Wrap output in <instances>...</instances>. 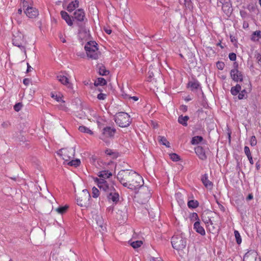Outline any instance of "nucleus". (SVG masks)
<instances>
[{
    "instance_id": "1",
    "label": "nucleus",
    "mask_w": 261,
    "mask_h": 261,
    "mask_svg": "<svg viewBox=\"0 0 261 261\" xmlns=\"http://www.w3.org/2000/svg\"><path fill=\"white\" fill-rule=\"evenodd\" d=\"M112 175V173L108 170L99 171L98 176L100 178H96L95 181L97 183L100 191H103L108 200L116 203L119 199V195L114 188L113 184L106 180V178H109Z\"/></svg>"
},
{
    "instance_id": "2",
    "label": "nucleus",
    "mask_w": 261,
    "mask_h": 261,
    "mask_svg": "<svg viewBox=\"0 0 261 261\" xmlns=\"http://www.w3.org/2000/svg\"><path fill=\"white\" fill-rule=\"evenodd\" d=\"M117 179L125 187L132 190H137L144 184L142 177L135 171L121 170L117 174Z\"/></svg>"
},
{
    "instance_id": "3",
    "label": "nucleus",
    "mask_w": 261,
    "mask_h": 261,
    "mask_svg": "<svg viewBox=\"0 0 261 261\" xmlns=\"http://www.w3.org/2000/svg\"><path fill=\"white\" fill-rule=\"evenodd\" d=\"M97 45V44L95 41H89L85 46L87 57L92 60H97L100 56Z\"/></svg>"
},
{
    "instance_id": "4",
    "label": "nucleus",
    "mask_w": 261,
    "mask_h": 261,
    "mask_svg": "<svg viewBox=\"0 0 261 261\" xmlns=\"http://www.w3.org/2000/svg\"><path fill=\"white\" fill-rule=\"evenodd\" d=\"M171 244L174 249L182 251L187 246V239L182 234L175 235L172 238Z\"/></svg>"
},
{
    "instance_id": "5",
    "label": "nucleus",
    "mask_w": 261,
    "mask_h": 261,
    "mask_svg": "<svg viewBox=\"0 0 261 261\" xmlns=\"http://www.w3.org/2000/svg\"><path fill=\"white\" fill-rule=\"evenodd\" d=\"M13 44L19 47L26 55L25 45L27 41L24 39V35L17 31L13 34L12 38Z\"/></svg>"
},
{
    "instance_id": "6",
    "label": "nucleus",
    "mask_w": 261,
    "mask_h": 261,
    "mask_svg": "<svg viewBox=\"0 0 261 261\" xmlns=\"http://www.w3.org/2000/svg\"><path fill=\"white\" fill-rule=\"evenodd\" d=\"M115 122L121 127H127L131 123L130 116L125 112H119L115 116Z\"/></svg>"
},
{
    "instance_id": "7",
    "label": "nucleus",
    "mask_w": 261,
    "mask_h": 261,
    "mask_svg": "<svg viewBox=\"0 0 261 261\" xmlns=\"http://www.w3.org/2000/svg\"><path fill=\"white\" fill-rule=\"evenodd\" d=\"M90 195L87 190H83L76 197L77 204L81 207H87L89 204Z\"/></svg>"
},
{
    "instance_id": "8",
    "label": "nucleus",
    "mask_w": 261,
    "mask_h": 261,
    "mask_svg": "<svg viewBox=\"0 0 261 261\" xmlns=\"http://www.w3.org/2000/svg\"><path fill=\"white\" fill-rule=\"evenodd\" d=\"M58 154L62 155L63 159L65 161H69L74 156L75 147L62 148L59 150Z\"/></svg>"
},
{
    "instance_id": "9",
    "label": "nucleus",
    "mask_w": 261,
    "mask_h": 261,
    "mask_svg": "<svg viewBox=\"0 0 261 261\" xmlns=\"http://www.w3.org/2000/svg\"><path fill=\"white\" fill-rule=\"evenodd\" d=\"M142 190L143 191L139 192L136 197L137 198L139 203L145 204L148 201L151 195L148 189L143 188Z\"/></svg>"
},
{
    "instance_id": "10",
    "label": "nucleus",
    "mask_w": 261,
    "mask_h": 261,
    "mask_svg": "<svg viewBox=\"0 0 261 261\" xmlns=\"http://www.w3.org/2000/svg\"><path fill=\"white\" fill-rule=\"evenodd\" d=\"M230 76L232 80L237 82L243 81V74L237 69L234 68L230 71Z\"/></svg>"
},
{
    "instance_id": "11",
    "label": "nucleus",
    "mask_w": 261,
    "mask_h": 261,
    "mask_svg": "<svg viewBox=\"0 0 261 261\" xmlns=\"http://www.w3.org/2000/svg\"><path fill=\"white\" fill-rule=\"evenodd\" d=\"M116 132V129L114 128H112L110 126H107L102 129V137H100L101 139H104V137H112L114 136Z\"/></svg>"
},
{
    "instance_id": "12",
    "label": "nucleus",
    "mask_w": 261,
    "mask_h": 261,
    "mask_svg": "<svg viewBox=\"0 0 261 261\" xmlns=\"http://www.w3.org/2000/svg\"><path fill=\"white\" fill-rule=\"evenodd\" d=\"M116 218L119 220L125 221L127 218V210L125 206H122L117 212Z\"/></svg>"
},
{
    "instance_id": "13",
    "label": "nucleus",
    "mask_w": 261,
    "mask_h": 261,
    "mask_svg": "<svg viewBox=\"0 0 261 261\" xmlns=\"http://www.w3.org/2000/svg\"><path fill=\"white\" fill-rule=\"evenodd\" d=\"M24 12L27 16L31 18H36L39 15L38 10L33 7H28Z\"/></svg>"
},
{
    "instance_id": "14",
    "label": "nucleus",
    "mask_w": 261,
    "mask_h": 261,
    "mask_svg": "<svg viewBox=\"0 0 261 261\" xmlns=\"http://www.w3.org/2000/svg\"><path fill=\"white\" fill-rule=\"evenodd\" d=\"M195 151L200 159L202 160H205L206 159L207 156L205 150L202 147L198 146L195 147Z\"/></svg>"
},
{
    "instance_id": "15",
    "label": "nucleus",
    "mask_w": 261,
    "mask_h": 261,
    "mask_svg": "<svg viewBox=\"0 0 261 261\" xmlns=\"http://www.w3.org/2000/svg\"><path fill=\"white\" fill-rule=\"evenodd\" d=\"M57 78L62 84L66 86L69 88H71V84L69 83V80L66 76L60 74L57 76Z\"/></svg>"
},
{
    "instance_id": "16",
    "label": "nucleus",
    "mask_w": 261,
    "mask_h": 261,
    "mask_svg": "<svg viewBox=\"0 0 261 261\" xmlns=\"http://www.w3.org/2000/svg\"><path fill=\"white\" fill-rule=\"evenodd\" d=\"M85 18V13L82 9H78L74 13L73 18L79 21H83Z\"/></svg>"
},
{
    "instance_id": "17",
    "label": "nucleus",
    "mask_w": 261,
    "mask_h": 261,
    "mask_svg": "<svg viewBox=\"0 0 261 261\" xmlns=\"http://www.w3.org/2000/svg\"><path fill=\"white\" fill-rule=\"evenodd\" d=\"M205 223L207 224V226L211 232L214 234L217 233L218 231V226H216V224H214L212 221L208 219V220L206 221H205Z\"/></svg>"
},
{
    "instance_id": "18",
    "label": "nucleus",
    "mask_w": 261,
    "mask_h": 261,
    "mask_svg": "<svg viewBox=\"0 0 261 261\" xmlns=\"http://www.w3.org/2000/svg\"><path fill=\"white\" fill-rule=\"evenodd\" d=\"M201 181L204 186L208 189H212L213 188V183L210 181L208 179V175L207 174H205L203 175L201 177Z\"/></svg>"
},
{
    "instance_id": "19",
    "label": "nucleus",
    "mask_w": 261,
    "mask_h": 261,
    "mask_svg": "<svg viewBox=\"0 0 261 261\" xmlns=\"http://www.w3.org/2000/svg\"><path fill=\"white\" fill-rule=\"evenodd\" d=\"M194 229L196 230V231L202 236H204L205 234V231L204 229L202 226H201L200 223L199 221L195 222L194 224Z\"/></svg>"
},
{
    "instance_id": "20",
    "label": "nucleus",
    "mask_w": 261,
    "mask_h": 261,
    "mask_svg": "<svg viewBox=\"0 0 261 261\" xmlns=\"http://www.w3.org/2000/svg\"><path fill=\"white\" fill-rule=\"evenodd\" d=\"M50 95L57 101L65 103V101L63 99V96L61 93L57 92H51Z\"/></svg>"
},
{
    "instance_id": "21",
    "label": "nucleus",
    "mask_w": 261,
    "mask_h": 261,
    "mask_svg": "<svg viewBox=\"0 0 261 261\" xmlns=\"http://www.w3.org/2000/svg\"><path fill=\"white\" fill-rule=\"evenodd\" d=\"M60 13H61L62 18L64 20H65L66 23L69 26H71L73 24V23H72V20H71L70 17L69 16V15H68V14L66 12L64 11H62Z\"/></svg>"
},
{
    "instance_id": "22",
    "label": "nucleus",
    "mask_w": 261,
    "mask_h": 261,
    "mask_svg": "<svg viewBox=\"0 0 261 261\" xmlns=\"http://www.w3.org/2000/svg\"><path fill=\"white\" fill-rule=\"evenodd\" d=\"M79 33L80 37L83 39L87 40L90 38V34L89 33V31L86 29H82L81 30Z\"/></svg>"
},
{
    "instance_id": "23",
    "label": "nucleus",
    "mask_w": 261,
    "mask_h": 261,
    "mask_svg": "<svg viewBox=\"0 0 261 261\" xmlns=\"http://www.w3.org/2000/svg\"><path fill=\"white\" fill-rule=\"evenodd\" d=\"M189 119V116H183L182 115H180L178 118V122L179 123L182 124V125L187 126L188 125L187 121H188Z\"/></svg>"
},
{
    "instance_id": "24",
    "label": "nucleus",
    "mask_w": 261,
    "mask_h": 261,
    "mask_svg": "<svg viewBox=\"0 0 261 261\" xmlns=\"http://www.w3.org/2000/svg\"><path fill=\"white\" fill-rule=\"evenodd\" d=\"M200 86V84L197 81H190L188 84V87L190 88L191 90L197 89Z\"/></svg>"
},
{
    "instance_id": "25",
    "label": "nucleus",
    "mask_w": 261,
    "mask_h": 261,
    "mask_svg": "<svg viewBox=\"0 0 261 261\" xmlns=\"http://www.w3.org/2000/svg\"><path fill=\"white\" fill-rule=\"evenodd\" d=\"M79 7V1L75 0L71 2L68 6L67 10L69 12L73 11L76 8Z\"/></svg>"
},
{
    "instance_id": "26",
    "label": "nucleus",
    "mask_w": 261,
    "mask_h": 261,
    "mask_svg": "<svg viewBox=\"0 0 261 261\" xmlns=\"http://www.w3.org/2000/svg\"><path fill=\"white\" fill-rule=\"evenodd\" d=\"M97 68L98 73L101 75H106L109 73V71L107 70L106 67L102 64L99 65Z\"/></svg>"
},
{
    "instance_id": "27",
    "label": "nucleus",
    "mask_w": 261,
    "mask_h": 261,
    "mask_svg": "<svg viewBox=\"0 0 261 261\" xmlns=\"http://www.w3.org/2000/svg\"><path fill=\"white\" fill-rule=\"evenodd\" d=\"M241 90V86L240 84H237L236 86L231 88L230 92L233 95H237L239 94Z\"/></svg>"
},
{
    "instance_id": "28",
    "label": "nucleus",
    "mask_w": 261,
    "mask_h": 261,
    "mask_svg": "<svg viewBox=\"0 0 261 261\" xmlns=\"http://www.w3.org/2000/svg\"><path fill=\"white\" fill-rule=\"evenodd\" d=\"M107 84V81L102 77H99L94 83V85L96 86H103Z\"/></svg>"
},
{
    "instance_id": "29",
    "label": "nucleus",
    "mask_w": 261,
    "mask_h": 261,
    "mask_svg": "<svg viewBox=\"0 0 261 261\" xmlns=\"http://www.w3.org/2000/svg\"><path fill=\"white\" fill-rule=\"evenodd\" d=\"M158 141L163 145L169 147L170 146V143L167 141L166 138L163 136L158 137Z\"/></svg>"
},
{
    "instance_id": "30",
    "label": "nucleus",
    "mask_w": 261,
    "mask_h": 261,
    "mask_svg": "<svg viewBox=\"0 0 261 261\" xmlns=\"http://www.w3.org/2000/svg\"><path fill=\"white\" fill-rule=\"evenodd\" d=\"M203 140V138L201 136H195L192 138L191 143L193 145H196L201 142Z\"/></svg>"
},
{
    "instance_id": "31",
    "label": "nucleus",
    "mask_w": 261,
    "mask_h": 261,
    "mask_svg": "<svg viewBox=\"0 0 261 261\" xmlns=\"http://www.w3.org/2000/svg\"><path fill=\"white\" fill-rule=\"evenodd\" d=\"M79 130L82 133H87L90 135H93V134L91 130L85 126H80L79 127Z\"/></svg>"
},
{
    "instance_id": "32",
    "label": "nucleus",
    "mask_w": 261,
    "mask_h": 261,
    "mask_svg": "<svg viewBox=\"0 0 261 261\" xmlns=\"http://www.w3.org/2000/svg\"><path fill=\"white\" fill-rule=\"evenodd\" d=\"M105 153L111 156L113 159H116L118 157V153L116 152L113 151L112 150L110 149H107L105 151Z\"/></svg>"
},
{
    "instance_id": "33",
    "label": "nucleus",
    "mask_w": 261,
    "mask_h": 261,
    "mask_svg": "<svg viewBox=\"0 0 261 261\" xmlns=\"http://www.w3.org/2000/svg\"><path fill=\"white\" fill-rule=\"evenodd\" d=\"M80 164L81 161L79 159L72 160L68 163V165L75 167H78Z\"/></svg>"
},
{
    "instance_id": "34",
    "label": "nucleus",
    "mask_w": 261,
    "mask_h": 261,
    "mask_svg": "<svg viewBox=\"0 0 261 261\" xmlns=\"http://www.w3.org/2000/svg\"><path fill=\"white\" fill-rule=\"evenodd\" d=\"M188 205L190 208H196L198 206V202L196 200H191L188 202Z\"/></svg>"
},
{
    "instance_id": "35",
    "label": "nucleus",
    "mask_w": 261,
    "mask_h": 261,
    "mask_svg": "<svg viewBox=\"0 0 261 261\" xmlns=\"http://www.w3.org/2000/svg\"><path fill=\"white\" fill-rule=\"evenodd\" d=\"M68 206L67 205L64 206H60L56 209V212L61 214H63L66 213Z\"/></svg>"
},
{
    "instance_id": "36",
    "label": "nucleus",
    "mask_w": 261,
    "mask_h": 261,
    "mask_svg": "<svg viewBox=\"0 0 261 261\" xmlns=\"http://www.w3.org/2000/svg\"><path fill=\"white\" fill-rule=\"evenodd\" d=\"M142 244L143 242L142 241H136L130 243V245L135 249L140 247Z\"/></svg>"
},
{
    "instance_id": "37",
    "label": "nucleus",
    "mask_w": 261,
    "mask_h": 261,
    "mask_svg": "<svg viewBox=\"0 0 261 261\" xmlns=\"http://www.w3.org/2000/svg\"><path fill=\"white\" fill-rule=\"evenodd\" d=\"M259 38H261V31H256L253 33L251 39L255 41L258 40Z\"/></svg>"
},
{
    "instance_id": "38",
    "label": "nucleus",
    "mask_w": 261,
    "mask_h": 261,
    "mask_svg": "<svg viewBox=\"0 0 261 261\" xmlns=\"http://www.w3.org/2000/svg\"><path fill=\"white\" fill-rule=\"evenodd\" d=\"M247 93L246 89H244L243 90L240 91V93H239L238 98L239 99H243L244 98H246L247 97Z\"/></svg>"
},
{
    "instance_id": "39",
    "label": "nucleus",
    "mask_w": 261,
    "mask_h": 261,
    "mask_svg": "<svg viewBox=\"0 0 261 261\" xmlns=\"http://www.w3.org/2000/svg\"><path fill=\"white\" fill-rule=\"evenodd\" d=\"M231 4L230 2H226L225 4L223 5L222 9L224 12L227 11V12H229L231 10Z\"/></svg>"
},
{
    "instance_id": "40",
    "label": "nucleus",
    "mask_w": 261,
    "mask_h": 261,
    "mask_svg": "<svg viewBox=\"0 0 261 261\" xmlns=\"http://www.w3.org/2000/svg\"><path fill=\"white\" fill-rule=\"evenodd\" d=\"M234 236L236 239V242L238 244H240L242 242V239L240 233L238 230H234Z\"/></svg>"
},
{
    "instance_id": "41",
    "label": "nucleus",
    "mask_w": 261,
    "mask_h": 261,
    "mask_svg": "<svg viewBox=\"0 0 261 261\" xmlns=\"http://www.w3.org/2000/svg\"><path fill=\"white\" fill-rule=\"evenodd\" d=\"M169 156L170 159L174 162H177L180 160V156L175 153L170 154Z\"/></svg>"
},
{
    "instance_id": "42",
    "label": "nucleus",
    "mask_w": 261,
    "mask_h": 261,
    "mask_svg": "<svg viewBox=\"0 0 261 261\" xmlns=\"http://www.w3.org/2000/svg\"><path fill=\"white\" fill-rule=\"evenodd\" d=\"M92 196L94 198H97L99 195V190L95 187H93L92 188Z\"/></svg>"
},
{
    "instance_id": "43",
    "label": "nucleus",
    "mask_w": 261,
    "mask_h": 261,
    "mask_svg": "<svg viewBox=\"0 0 261 261\" xmlns=\"http://www.w3.org/2000/svg\"><path fill=\"white\" fill-rule=\"evenodd\" d=\"M22 107V103L20 102H18L15 105V106H14V109L15 111H16V112H18L20 110Z\"/></svg>"
},
{
    "instance_id": "44",
    "label": "nucleus",
    "mask_w": 261,
    "mask_h": 261,
    "mask_svg": "<svg viewBox=\"0 0 261 261\" xmlns=\"http://www.w3.org/2000/svg\"><path fill=\"white\" fill-rule=\"evenodd\" d=\"M257 144V140L254 136L251 137L250 139V145L252 146H255Z\"/></svg>"
},
{
    "instance_id": "45",
    "label": "nucleus",
    "mask_w": 261,
    "mask_h": 261,
    "mask_svg": "<svg viewBox=\"0 0 261 261\" xmlns=\"http://www.w3.org/2000/svg\"><path fill=\"white\" fill-rule=\"evenodd\" d=\"M217 67L220 70H222L224 67V63L223 62L218 61L217 63Z\"/></svg>"
},
{
    "instance_id": "46",
    "label": "nucleus",
    "mask_w": 261,
    "mask_h": 261,
    "mask_svg": "<svg viewBox=\"0 0 261 261\" xmlns=\"http://www.w3.org/2000/svg\"><path fill=\"white\" fill-rule=\"evenodd\" d=\"M244 152H245V153L247 155V157L251 155L250 149L247 146H245V147H244Z\"/></svg>"
},
{
    "instance_id": "47",
    "label": "nucleus",
    "mask_w": 261,
    "mask_h": 261,
    "mask_svg": "<svg viewBox=\"0 0 261 261\" xmlns=\"http://www.w3.org/2000/svg\"><path fill=\"white\" fill-rule=\"evenodd\" d=\"M185 6L187 8H188L189 9L192 8V6L191 4V2L190 0H185Z\"/></svg>"
},
{
    "instance_id": "48",
    "label": "nucleus",
    "mask_w": 261,
    "mask_h": 261,
    "mask_svg": "<svg viewBox=\"0 0 261 261\" xmlns=\"http://www.w3.org/2000/svg\"><path fill=\"white\" fill-rule=\"evenodd\" d=\"M107 95L104 93H99L97 95V98L99 100H104L106 99Z\"/></svg>"
},
{
    "instance_id": "49",
    "label": "nucleus",
    "mask_w": 261,
    "mask_h": 261,
    "mask_svg": "<svg viewBox=\"0 0 261 261\" xmlns=\"http://www.w3.org/2000/svg\"><path fill=\"white\" fill-rule=\"evenodd\" d=\"M236 55L234 53H230L229 55V58L231 61H234L236 60Z\"/></svg>"
},
{
    "instance_id": "50",
    "label": "nucleus",
    "mask_w": 261,
    "mask_h": 261,
    "mask_svg": "<svg viewBox=\"0 0 261 261\" xmlns=\"http://www.w3.org/2000/svg\"><path fill=\"white\" fill-rule=\"evenodd\" d=\"M59 108L64 111H67V108L65 106V103H62L59 106Z\"/></svg>"
},
{
    "instance_id": "51",
    "label": "nucleus",
    "mask_w": 261,
    "mask_h": 261,
    "mask_svg": "<svg viewBox=\"0 0 261 261\" xmlns=\"http://www.w3.org/2000/svg\"><path fill=\"white\" fill-rule=\"evenodd\" d=\"M23 83L25 85L28 86L30 83V79L28 78L24 79L23 81Z\"/></svg>"
},
{
    "instance_id": "52",
    "label": "nucleus",
    "mask_w": 261,
    "mask_h": 261,
    "mask_svg": "<svg viewBox=\"0 0 261 261\" xmlns=\"http://www.w3.org/2000/svg\"><path fill=\"white\" fill-rule=\"evenodd\" d=\"M97 225L100 227H101L102 229L103 228V221L101 219H99V220H97Z\"/></svg>"
},
{
    "instance_id": "53",
    "label": "nucleus",
    "mask_w": 261,
    "mask_h": 261,
    "mask_svg": "<svg viewBox=\"0 0 261 261\" xmlns=\"http://www.w3.org/2000/svg\"><path fill=\"white\" fill-rule=\"evenodd\" d=\"M149 261H164L160 258L151 257Z\"/></svg>"
},
{
    "instance_id": "54",
    "label": "nucleus",
    "mask_w": 261,
    "mask_h": 261,
    "mask_svg": "<svg viewBox=\"0 0 261 261\" xmlns=\"http://www.w3.org/2000/svg\"><path fill=\"white\" fill-rule=\"evenodd\" d=\"M33 68H32V67L29 65V63H27V72H29L30 71H31L32 70Z\"/></svg>"
},
{
    "instance_id": "55",
    "label": "nucleus",
    "mask_w": 261,
    "mask_h": 261,
    "mask_svg": "<svg viewBox=\"0 0 261 261\" xmlns=\"http://www.w3.org/2000/svg\"><path fill=\"white\" fill-rule=\"evenodd\" d=\"M253 199V195L252 194H249L246 198L247 200H250Z\"/></svg>"
},
{
    "instance_id": "56",
    "label": "nucleus",
    "mask_w": 261,
    "mask_h": 261,
    "mask_svg": "<svg viewBox=\"0 0 261 261\" xmlns=\"http://www.w3.org/2000/svg\"><path fill=\"white\" fill-rule=\"evenodd\" d=\"M249 161V162L251 164L253 165V159H252V157L251 155L250 156H249L247 157Z\"/></svg>"
},
{
    "instance_id": "57",
    "label": "nucleus",
    "mask_w": 261,
    "mask_h": 261,
    "mask_svg": "<svg viewBox=\"0 0 261 261\" xmlns=\"http://www.w3.org/2000/svg\"><path fill=\"white\" fill-rule=\"evenodd\" d=\"M192 218H195V220H197V219L199 220L198 215L195 213H194L192 214Z\"/></svg>"
},
{
    "instance_id": "58",
    "label": "nucleus",
    "mask_w": 261,
    "mask_h": 261,
    "mask_svg": "<svg viewBox=\"0 0 261 261\" xmlns=\"http://www.w3.org/2000/svg\"><path fill=\"white\" fill-rule=\"evenodd\" d=\"M129 98L133 99L135 101H137L138 100V97L137 96H129L128 97Z\"/></svg>"
},
{
    "instance_id": "59",
    "label": "nucleus",
    "mask_w": 261,
    "mask_h": 261,
    "mask_svg": "<svg viewBox=\"0 0 261 261\" xmlns=\"http://www.w3.org/2000/svg\"><path fill=\"white\" fill-rule=\"evenodd\" d=\"M255 167H256V168L257 170H259V168H260V164H259V161H258L256 163Z\"/></svg>"
},
{
    "instance_id": "60",
    "label": "nucleus",
    "mask_w": 261,
    "mask_h": 261,
    "mask_svg": "<svg viewBox=\"0 0 261 261\" xmlns=\"http://www.w3.org/2000/svg\"><path fill=\"white\" fill-rule=\"evenodd\" d=\"M256 59L258 60V62H261V55L258 54L256 57Z\"/></svg>"
},
{
    "instance_id": "61",
    "label": "nucleus",
    "mask_w": 261,
    "mask_h": 261,
    "mask_svg": "<svg viewBox=\"0 0 261 261\" xmlns=\"http://www.w3.org/2000/svg\"><path fill=\"white\" fill-rule=\"evenodd\" d=\"M105 31L108 34H110L112 33V31L110 29H106Z\"/></svg>"
},
{
    "instance_id": "62",
    "label": "nucleus",
    "mask_w": 261,
    "mask_h": 261,
    "mask_svg": "<svg viewBox=\"0 0 261 261\" xmlns=\"http://www.w3.org/2000/svg\"><path fill=\"white\" fill-rule=\"evenodd\" d=\"M248 253H246L244 256V258H243V261H246V260L247 259V258L248 257Z\"/></svg>"
},
{
    "instance_id": "63",
    "label": "nucleus",
    "mask_w": 261,
    "mask_h": 261,
    "mask_svg": "<svg viewBox=\"0 0 261 261\" xmlns=\"http://www.w3.org/2000/svg\"><path fill=\"white\" fill-rule=\"evenodd\" d=\"M27 3V2H25L24 0H23V8H24V7H26L25 4H26Z\"/></svg>"
},
{
    "instance_id": "64",
    "label": "nucleus",
    "mask_w": 261,
    "mask_h": 261,
    "mask_svg": "<svg viewBox=\"0 0 261 261\" xmlns=\"http://www.w3.org/2000/svg\"><path fill=\"white\" fill-rule=\"evenodd\" d=\"M18 13L19 14H21L22 13V10H21V9H19L18 10Z\"/></svg>"
}]
</instances>
